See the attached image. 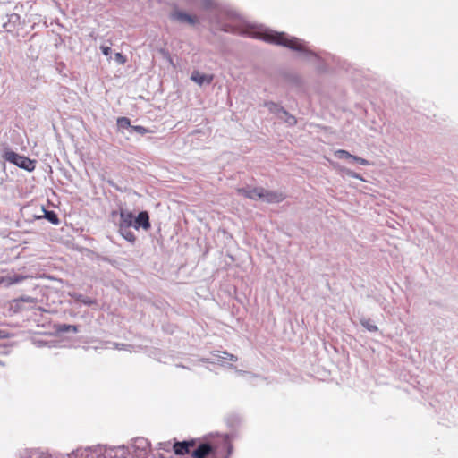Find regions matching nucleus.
<instances>
[{"label": "nucleus", "mask_w": 458, "mask_h": 458, "mask_svg": "<svg viewBox=\"0 0 458 458\" xmlns=\"http://www.w3.org/2000/svg\"><path fill=\"white\" fill-rule=\"evenodd\" d=\"M248 35L253 38L263 39L269 43L284 46L293 50L303 51L305 46L303 42L296 38H289L284 32H273L262 30L250 29L245 31Z\"/></svg>", "instance_id": "1"}, {"label": "nucleus", "mask_w": 458, "mask_h": 458, "mask_svg": "<svg viewBox=\"0 0 458 458\" xmlns=\"http://www.w3.org/2000/svg\"><path fill=\"white\" fill-rule=\"evenodd\" d=\"M192 458H220L218 446L209 442L200 443L191 453Z\"/></svg>", "instance_id": "2"}, {"label": "nucleus", "mask_w": 458, "mask_h": 458, "mask_svg": "<svg viewBox=\"0 0 458 458\" xmlns=\"http://www.w3.org/2000/svg\"><path fill=\"white\" fill-rule=\"evenodd\" d=\"M4 158L29 172H31L35 169V161L30 159L29 157L21 156L13 151H6L4 155Z\"/></svg>", "instance_id": "3"}, {"label": "nucleus", "mask_w": 458, "mask_h": 458, "mask_svg": "<svg viewBox=\"0 0 458 458\" xmlns=\"http://www.w3.org/2000/svg\"><path fill=\"white\" fill-rule=\"evenodd\" d=\"M171 19L181 23H188L190 25H195L199 22V19L196 15L188 14L182 11H174L171 13Z\"/></svg>", "instance_id": "4"}, {"label": "nucleus", "mask_w": 458, "mask_h": 458, "mask_svg": "<svg viewBox=\"0 0 458 458\" xmlns=\"http://www.w3.org/2000/svg\"><path fill=\"white\" fill-rule=\"evenodd\" d=\"M286 196L281 191H267L262 188L261 199L267 203H279L284 200Z\"/></svg>", "instance_id": "5"}, {"label": "nucleus", "mask_w": 458, "mask_h": 458, "mask_svg": "<svg viewBox=\"0 0 458 458\" xmlns=\"http://www.w3.org/2000/svg\"><path fill=\"white\" fill-rule=\"evenodd\" d=\"M197 445L196 440L175 442L173 449L175 454L183 455L191 453V449Z\"/></svg>", "instance_id": "6"}, {"label": "nucleus", "mask_w": 458, "mask_h": 458, "mask_svg": "<svg viewBox=\"0 0 458 458\" xmlns=\"http://www.w3.org/2000/svg\"><path fill=\"white\" fill-rule=\"evenodd\" d=\"M133 226L135 229H139L140 227H141L146 231L150 229L151 225L149 222L148 213L147 211L140 212L138 216L134 220Z\"/></svg>", "instance_id": "7"}, {"label": "nucleus", "mask_w": 458, "mask_h": 458, "mask_svg": "<svg viewBox=\"0 0 458 458\" xmlns=\"http://www.w3.org/2000/svg\"><path fill=\"white\" fill-rule=\"evenodd\" d=\"M237 192L245 198L250 199H261V192H262V187H256L252 189H246V188H238Z\"/></svg>", "instance_id": "8"}, {"label": "nucleus", "mask_w": 458, "mask_h": 458, "mask_svg": "<svg viewBox=\"0 0 458 458\" xmlns=\"http://www.w3.org/2000/svg\"><path fill=\"white\" fill-rule=\"evenodd\" d=\"M191 79L195 81L199 86L204 83L210 84L214 80V75L212 74H203L199 71H193L191 76Z\"/></svg>", "instance_id": "9"}, {"label": "nucleus", "mask_w": 458, "mask_h": 458, "mask_svg": "<svg viewBox=\"0 0 458 458\" xmlns=\"http://www.w3.org/2000/svg\"><path fill=\"white\" fill-rule=\"evenodd\" d=\"M133 214L131 212L121 211L119 228H131L133 226Z\"/></svg>", "instance_id": "10"}, {"label": "nucleus", "mask_w": 458, "mask_h": 458, "mask_svg": "<svg viewBox=\"0 0 458 458\" xmlns=\"http://www.w3.org/2000/svg\"><path fill=\"white\" fill-rule=\"evenodd\" d=\"M30 277V276L13 275V276L0 278V283H4L6 285H12V284L21 283Z\"/></svg>", "instance_id": "11"}, {"label": "nucleus", "mask_w": 458, "mask_h": 458, "mask_svg": "<svg viewBox=\"0 0 458 458\" xmlns=\"http://www.w3.org/2000/svg\"><path fill=\"white\" fill-rule=\"evenodd\" d=\"M269 110L272 112H280L284 115L286 116L285 122L288 123L290 125H294L297 123V120L294 116L290 115L283 108H279L276 104L270 103L269 104Z\"/></svg>", "instance_id": "12"}, {"label": "nucleus", "mask_w": 458, "mask_h": 458, "mask_svg": "<svg viewBox=\"0 0 458 458\" xmlns=\"http://www.w3.org/2000/svg\"><path fill=\"white\" fill-rule=\"evenodd\" d=\"M212 355H213V357H215L216 359H223V360H226L229 361H233V362H235L238 360V358L235 355L229 353L227 352L216 351Z\"/></svg>", "instance_id": "13"}, {"label": "nucleus", "mask_w": 458, "mask_h": 458, "mask_svg": "<svg viewBox=\"0 0 458 458\" xmlns=\"http://www.w3.org/2000/svg\"><path fill=\"white\" fill-rule=\"evenodd\" d=\"M119 233L125 240L131 243L136 241V236L131 228H119Z\"/></svg>", "instance_id": "14"}, {"label": "nucleus", "mask_w": 458, "mask_h": 458, "mask_svg": "<svg viewBox=\"0 0 458 458\" xmlns=\"http://www.w3.org/2000/svg\"><path fill=\"white\" fill-rule=\"evenodd\" d=\"M45 217L54 225H58L60 220L54 211H45Z\"/></svg>", "instance_id": "15"}, {"label": "nucleus", "mask_w": 458, "mask_h": 458, "mask_svg": "<svg viewBox=\"0 0 458 458\" xmlns=\"http://www.w3.org/2000/svg\"><path fill=\"white\" fill-rule=\"evenodd\" d=\"M10 309L13 310V312H19L23 309L22 303L21 300L15 299L10 303Z\"/></svg>", "instance_id": "16"}, {"label": "nucleus", "mask_w": 458, "mask_h": 458, "mask_svg": "<svg viewBox=\"0 0 458 458\" xmlns=\"http://www.w3.org/2000/svg\"><path fill=\"white\" fill-rule=\"evenodd\" d=\"M335 155L338 158H346V159H352L354 155L350 154L348 151L344 149H339L335 152Z\"/></svg>", "instance_id": "17"}, {"label": "nucleus", "mask_w": 458, "mask_h": 458, "mask_svg": "<svg viewBox=\"0 0 458 458\" xmlns=\"http://www.w3.org/2000/svg\"><path fill=\"white\" fill-rule=\"evenodd\" d=\"M117 125L120 128H129L131 126L130 119L127 117H120L117 119Z\"/></svg>", "instance_id": "18"}, {"label": "nucleus", "mask_w": 458, "mask_h": 458, "mask_svg": "<svg viewBox=\"0 0 458 458\" xmlns=\"http://www.w3.org/2000/svg\"><path fill=\"white\" fill-rule=\"evenodd\" d=\"M19 299L21 300V303L27 302L30 304H36L37 302L36 299L30 296L21 297Z\"/></svg>", "instance_id": "19"}, {"label": "nucleus", "mask_w": 458, "mask_h": 458, "mask_svg": "<svg viewBox=\"0 0 458 458\" xmlns=\"http://www.w3.org/2000/svg\"><path fill=\"white\" fill-rule=\"evenodd\" d=\"M131 129L140 134H146L148 132V130L146 129L145 127L143 126H140V125H136V126H131Z\"/></svg>", "instance_id": "20"}, {"label": "nucleus", "mask_w": 458, "mask_h": 458, "mask_svg": "<svg viewBox=\"0 0 458 458\" xmlns=\"http://www.w3.org/2000/svg\"><path fill=\"white\" fill-rule=\"evenodd\" d=\"M353 161L355 162H358L359 164L362 165H369V161L362 158V157H360L358 156H353L352 159Z\"/></svg>", "instance_id": "21"}, {"label": "nucleus", "mask_w": 458, "mask_h": 458, "mask_svg": "<svg viewBox=\"0 0 458 458\" xmlns=\"http://www.w3.org/2000/svg\"><path fill=\"white\" fill-rule=\"evenodd\" d=\"M115 60L121 64H124L127 61L126 57L121 53L115 54Z\"/></svg>", "instance_id": "22"}, {"label": "nucleus", "mask_w": 458, "mask_h": 458, "mask_svg": "<svg viewBox=\"0 0 458 458\" xmlns=\"http://www.w3.org/2000/svg\"><path fill=\"white\" fill-rule=\"evenodd\" d=\"M361 324L362 326H364L365 327H367L369 331H377V327L375 326V325H371L369 324V321H361Z\"/></svg>", "instance_id": "23"}, {"label": "nucleus", "mask_w": 458, "mask_h": 458, "mask_svg": "<svg viewBox=\"0 0 458 458\" xmlns=\"http://www.w3.org/2000/svg\"><path fill=\"white\" fill-rule=\"evenodd\" d=\"M64 331H72L74 333L78 332V327L77 326H74V325H64V328H63Z\"/></svg>", "instance_id": "24"}, {"label": "nucleus", "mask_w": 458, "mask_h": 458, "mask_svg": "<svg viewBox=\"0 0 458 458\" xmlns=\"http://www.w3.org/2000/svg\"><path fill=\"white\" fill-rule=\"evenodd\" d=\"M100 49H101L102 53L106 56H108L111 53V48L107 46H101Z\"/></svg>", "instance_id": "25"}, {"label": "nucleus", "mask_w": 458, "mask_h": 458, "mask_svg": "<svg viewBox=\"0 0 458 458\" xmlns=\"http://www.w3.org/2000/svg\"><path fill=\"white\" fill-rule=\"evenodd\" d=\"M222 30L226 32H241L235 27H232V26L223 28Z\"/></svg>", "instance_id": "26"}, {"label": "nucleus", "mask_w": 458, "mask_h": 458, "mask_svg": "<svg viewBox=\"0 0 458 458\" xmlns=\"http://www.w3.org/2000/svg\"><path fill=\"white\" fill-rule=\"evenodd\" d=\"M10 336V333L6 330L0 329V339H5Z\"/></svg>", "instance_id": "27"}, {"label": "nucleus", "mask_w": 458, "mask_h": 458, "mask_svg": "<svg viewBox=\"0 0 458 458\" xmlns=\"http://www.w3.org/2000/svg\"><path fill=\"white\" fill-rule=\"evenodd\" d=\"M26 454H28L27 456H24L23 458H32L33 456H37L38 457V454L36 452H27Z\"/></svg>", "instance_id": "28"}, {"label": "nucleus", "mask_w": 458, "mask_h": 458, "mask_svg": "<svg viewBox=\"0 0 458 458\" xmlns=\"http://www.w3.org/2000/svg\"><path fill=\"white\" fill-rule=\"evenodd\" d=\"M351 176H352L353 178H360L358 174H356L355 173H351L350 174Z\"/></svg>", "instance_id": "29"}]
</instances>
